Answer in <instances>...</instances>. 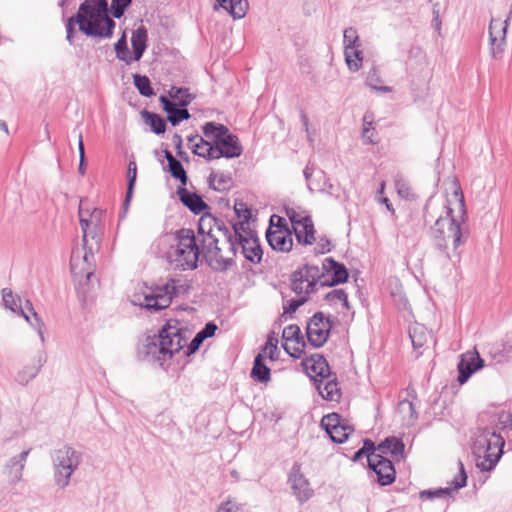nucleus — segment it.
Listing matches in <instances>:
<instances>
[{
  "instance_id": "f257e3e1",
  "label": "nucleus",
  "mask_w": 512,
  "mask_h": 512,
  "mask_svg": "<svg viewBox=\"0 0 512 512\" xmlns=\"http://www.w3.org/2000/svg\"><path fill=\"white\" fill-rule=\"evenodd\" d=\"M445 215L437 216L434 224L430 227L429 235L435 247L447 258L459 259L458 248L465 244L468 239V232L462 228L466 217V207L463 193L457 187L446 204H442Z\"/></svg>"
},
{
  "instance_id": "f03ea898",
  "label": "nucleus",
  "mask_w": 512,
  "mask_h": 512,
  "mask_svg": "<svg viewBox=\"0 0 512 512\" xmlns=\"http://www.w3.org/2000/svg\"><path fill=\"white\" fill-rule=\"evenodd\" d=\"M179 325L178 320L169 319L157 334L146 336L137 350L139 360L167 370L170 366L167 362L179 354L186 344L184 331Z\"/></svg>"
},
{
  "instance_id": "7ed1b4c3",
  "label": "nucleus",
  "mask_w": 512,
  "mask_h": 512,
  "mask_svg": "<svg viewBox=\"0 0 512 512\" xmlns=\"http://www.w3.org/2000/svg\"><path fill=\"white\" fill-rule=\"evenodd\" d=\"M107 0H84L75 17L81 22L80 32L87 37L110 39L116 22L109 16Z\"/></svg>"
},
{
  "instance_id": "20e7f679",
  "label": "nucleus",
  "mask_w": 512,
  "mask_h": 512,
  "mask_svg": "<svg viewBox=\"0 0 512 512\" xmlns=\"http://www.w3.org/2000/svg\"><path fill=\"white\" fill-rule=\"evenodd\" d=\"M505 439L493 427H478L474 433L472 453L482 472L495 469L504 453Z\"/></svg>"
},
{
  "instance_id": "39448f33",
  "label": "nucleus",
  "mask_w": 512,
  "mask_h": 512,
  "mask_svg": "<svg viewBox=\"0 0 512 512\" xmlns=\"http://www.w3.org/2000/svg\"><path fill=\"white\" fill-rule=\"evenodd\" d=\"M202 133L211 139V146L207 149L208 161L226 158H238L243 153V147L237 135L231 133L227 126L213 121L202 126Z\"/></svg>"
},
{
  "instance_id": "423d86ee",
  "label": "nucleus",
  "mask_w": 512,
  "mask_h": 512,
  "mask_svg": "<svg viewBox=\"0 0 512 512\" xmlns=\"http://www.w3.org/2000/svg\"><path fill=\"white\" fill-rule=\"evenodd\" d=\"M177 245L168 253L169 262L176 269L192 270L197 268L201 253L200 245L192 229L181 228L175 234Z\"/></svg>"
},
{
  "instance_id": "0eeeda50",
  "label": "nucleus",
  "mask_w": 512,
  "mask_h": 512,
  "mask_svg": "<svg viewBox=\"0 0 512 512\" xmlns=\"http://www.w3.org/2000/svg\"><path fill=\"white\" fill-rule=\"evenodd\" d=\"M2 301L6 309H9L16 316L23 317L33 329H35L42 342L45 341L44 330L45 324L39 315L35 312L34 307L30 300L24 301L20 295L14 290H1Z\"/></svg>"
},
{
  "instance_id": "6e6552de",
  "label": "nucleus",
  "mask_w": 512,
  "mask_h": 512,
  "mask_svg": "<svg viewBox=\"0 0 512 512\" xmlns=\"http://www.w3.org/2000/svg\"><path fill=\"white\" fill-rule=\"evenodd\" d=\"M54 465V481L57 486L64 489L69 485L71 475L81 462V454L69 445L54 451L52 455Z\"/></svg>"
},
{
  "instance_id": "1a4fd4ad",
  "label": "nucleus",
  "mask_w": 512,
  "mask_h": 512,
  "mask_svg": "<svg viewBox=\"0 0 512 512\" xmlns=\"http://www.w3.org/2000/svg\"><path fill=\"white\" fill-rule=\"evenodd\" d=\"M82 243V251L79 248L73 249L70 259L71 274L80 286L91 283L94 277V252L99 250L93 248L92 241Z\"/></svg>"
},
{
  "instance_id": "9d476101",
  "label": "nucleus",
  "mask_w": 512,
  "mask_h": 512,
  "mask_svg": "<svg viewBox=\"0 0 512 512\" xmlns=\"http://www.w3.org/2000/svg\"><path fill=\"white\" fill-rule=\"evenodd\" d=\"M334 326V318L326 316L322 311L315 312L307 321L305 335L307 342L312 348L323 347L331 336Z\"/></svg>"
},
{
  "instance_id": "9b49d317",
  "label": "nucleus",
  "mask_w": 512,
  "mask_h": 512,
  "mask_svg": "<svg viewBox=\"0 0 512 512\" xmlns=\"http://www.w3.org/2000/svg\"><path fill=\"white\" fill-rule=\"evenodd\" d=\"M161 293H135L131 303L150 312H159L170 306L174 297L181 291L189 290H159Z\"/></svg>"
},
{
  "instance_id": "f8f14e48",
  "label": "nucleus",
  "mask_w": 512,
  "mask_h": 512,
  "mask_svg": "<svg viewBox=\"0 0 512 512\" xmlns=\"http://www.w3.org/2000/svg\"><path fill=\"white\" fill-rule=\"evenodd\" d=\"M301 366L317 390H320L325 378L332 377L330 365L323 354H311L302 359Z\"/></svg>"
},
{
  "instance_id": "ddd939ff",
  "label": "nucleus",
  "mask_w": 512,
  "mask_h": 512,
  "mask_svg": "<svg viewBox=\"0 0 512 512\" xmlns=\"http://www.w3.org/2000/svg\"><path fill=\"white\" fill-rule=\"evenodd\" d=\"M320 426L328 434L330 440L337 444L344 443L349 435L354 432V428L337 412L324 415L321 419Z\"/></svg>"
},
{
  "instance_id": "4468645a",
  "label": "nucleus",
  "mask_w": 512,
  "mask_h": 512,
  "mask_svg": "<svg viewBox=\"0 0 512 512\" xmlns=\"http://www.w3.org/2000/svg\"><path fill=\"white\" fill-rule=\"evenodd\" d=\"M105 212L102 209L94 207V214L89 215V219H82V242H93L94 249H100L103 234V217Z\"/></svg>"
},
{
  "instance_id": "2eb2a0df",
  "label": "nucleus",
  "mask_w": 512,
  "mask_h": 512,
  "mask_svg": "<svg viewBox=\"0 0 512 512\" xmlns=\"http://www.w3.org/2000/svg\"><path fill=\"white\" fill-rule=\"evenodd\" d=\"M282 348L293 359H300L305 354L307 343L297 324H290L282 332Z\"/></svg>"
},
{
  "instance_id": "dca6fc26",
  "label": "nucleus",
  "mask_w": 512,
  "mask_h": 512,
  "mask_svg": "<svg viewBox=\"0 0 512 512\" xmlns=\"http://www.w3.org/2000/svg\"><path fill=\"white\" fill-rule=\"evenodd\" d=\"M321 287H332L345 283L349 278V272L346 266L332 257L326 258L322 264Z\"/></svg>"
},
{
  "instance_id": "f3484780",
  "label": "nucleus",
  "mask_w": 512,
  "mask_h": 512,
  "mask_svg": "<svg viewBox=\"0 0 512 512\" xmlns=\"http://www.w3.org/2000/svg\"><path fill=\"white\" fill-rule=\"evenodd\" d=\"M218 242V238H215V244L209 245L207 241L200 244V248L204 258L214 270L225 271L234 264V256L232 254L229 257L223 256Z\"/></svg>"
},
{
  "instance_id": "a211bd4d",
  "label": "nucleus",
  "mask_w": 512,
  "mask_h": 512,
  "mask_svg": "<svg viewBox=\"0 0 512 512\" xmlns=\"http://www.w3.org/2000/svg\"><path fill=\"white\" fill-rule=\"evenodd\" d=\"M288 483L291 486L293 494L300 503L308 501L312 495L313 490L309 487V481L301 473V466L295 462L288 475Z\"/></svg>"
},
{
  "instance_id": "6ab92c4d",
  "label": "nucleus",
  "mask_w": 512,
  "mask_h": 512,
  "mask_svg": "<svg viewBox=\"0 0 512 512\" xmlns=\"http://www.w3.org/2000/svg\"><path fill=\"white\" fill-rule=\"evenodd\" d=\"M321 276L323 275L318 266L303 265L290 275V288H303V285H306L305 288H315Z\"/></svg>"
},
{
  "instance_id": "aec40b11",
  "label": "nucleus",
  "mask_w": 512,
  "mask_h": 512,
  "mask_svg": "<svg viewBox=\"0 0 512 512\" xmlns=\"http://www.w3.org/2000/svg\"><path fill=\"white\" fill-rule=\"evenodd\" d=\"M484 367V360L478 352L462 354L457 364L459 384H465L470 377Z\"/></svg>"
},
{
  "instance_id": "412c9836",
  "label": "nucleus",
  "mask_w": 512,
  "mask_h": 512,
  "mask_svg": "<svg viewBox=\"0 0 512 512\" xmlns=\"http://www.w3.org/2000/svg\"><path fill=\"white\" fill-rule=\"evenodd\" d=\"M376 458L379 459L371 465H367L368 469L376 474V482L379 486L393 484L396 480V469L393 462L385 456H376Z\"/></svg>"
},
{
  "instance_id": "4be33fe9",
  "label": "nucleus",
  "mask_w": 512,
  "mask_h": 512,
  "mask_svg": "<svg viewBox=\"0 0 512 512\" xmlns=\"http://www.w3.org/2000/svg\"><path fill=\"white\" fill-rule=\"evenodd\" d=\"M511 15L512 12H510L507 19L504 20L503 22L496 19H492L490 21L489 38L490 43L492 45V53L494 57H496V53H502L504 50L506 33Z\"/></svg>"
},
{
  "instance_id": "5701e85b",
  "label": "nucleus",
  "mask_w": 512,
  "mask_h": 512,
  "mask_svg": "<svg viewBox=\"0 0 512 512\" xmlns=\"http://www.w3.org/2000/svg\"><path fill=\"white\" fill-rule=\"evenodd\" d=\"M241 248V253L246 260L251 263H260L263 256V251L256 233L249 230L248 237L237 242V249Z\"/></svg>"
},
{
  "instance_id": "b1692460",
  "label": "nucleus",
  "mask_w": 512,
  "mask_h": 512,
  "mask_svg": "<svg viewBox=\"0 0 512 512\" xmlns=\"http://www.w3.org/2000/svg\"><path fill=\"white\" fill-rule=\"evenodd\" d=\"M31 450V448L23 450L20 454L11 457L5 464L4 472L8 475L11 484H16L22 480L23 470Z\"/></svg>"
},
{
  "instance_id": "393cba45",
  "label": "nucleus",
  "mask_w": 512,
  "mask_h": 512,
  "mask_svg": "<svg viewBox=\"0 0 512 512\" xmlns=\"http://www.w3.org/2000/svg\"><path fill=\"white\" fill-rule=\"evenodd\" d=\"M177 195L181 203L195 215H199L209 209V205L203 200L201 195L196 192H190L185 186L177 188Z\"/></svg>"
},
{
  "instance_id": "a878e982",
  "label": "nucleus",
  "mask_w": 512,
  "mask_h": 512,
  "mask_svg": "<svg viewBox=\"0 0 512 512\" xmlns=\"http://www.w3.org/2000/svg\"><path fill=\"white\" fill-rule=\"evenodd\" d=\"M291 230H272L269 227L266 231V239L273 250L280 252H289L293 246Z\"/></svg>"
},
{
  "instance_id": "bb28decb",
  "label": "nucleus",
  "mask_w": 512,
  "mask_h": 512,
  "mask_svg": "<svg viewBox=\"0 0 512 512\" xmlns=\"http://www.w3.org/2000/svg\"><path fill=\"white\" fill-rule=\"evenodd\" d=\"M46 363V357L43 353H39L32 360V364L25 365L19 370L15 376V381L22 386H26L33 380L40 372L43 365Z\"/></svg>"
},
{
  "instance_id": "cd10ccee",
  "label": "nucleus",
  "mask_w": 512,
  "mask_h": 512,
  "mask_svg": "<svg viewBox=\"0 0 512 512\" xmlns=\"http://www.w3.org/2000/svg\"><path fill=\"white\" fill-rule=\"evenodd\" d=\"M217 218L210 213H203L198 221L197 232L201 236L200 244L209 241V245L215 244V226L217 225Z\"/></svg>"
},
{
  "instance_id": "c85d7f7f",
  "label": "nucleus",
  "mask_w": 512,
  "mask_h": 512,
  "mask_svg": "<svg viewBox=\"0 0 512 512\" xmlns=\"http://www.w3.org/2000/svg\"><path fill=\"white\" fill-rule=\"evenodd\" d=\"M297 297L287 299V296L281 292L282 295V308H283V314L282 317L285 315H292L294 314L299 307L304 305L309 300V295L312 293L317 292L318 290H293Z\"/></svg>"
},
{
  "instance_id": "c756f323",
  "label": "nucleus",
  "mask_w": 512,
  "mask_h": 512,
  "mask_svg": "<svg viewBox=\"0 0 512 512\" xmlns=\"http://www.w3.org/2000/svg\"><path fill=\"white\" fill-rule=\"evenodd\" d=\"M297 241L303 245H312L315 242L314 224L309 215L302 217L299 226L293 228Z\"/></svg>"
},
{
  "instance_id": "7c9ffc66",
  "label": "nucleus",
  "mask_w": 512,
  "mask_h": 512,
  "mask_svg": "<svg viewBox=\"0 0 512 512\" xmlns=\"http://www.w3.org/2000/svg\"><path fill=\"white\" fill-rule=\"evenodd\" d=\"M250 377L257 383L267 384L271 380V369L266 364L263 354H257L253 360Z\"/></svg>"
},
{
  "instance_id": "2f4dec72",
  "label": "nucleus",
  "mask_w": 512,
  "mask_h": 512,
  "mask_svg": "<svg viewBox=\"0 0 512 512\" xmlns=\"http://www.w3.org/2000/svg\"><path fill=\"white\" fill-rule=\"evenodd\" d=\"M148 32L144 25H140L132 32L131 44L133 49L132 61H139L147 49Z\"/></svg>"
},
{
  "instance_id": "473e14b6",
  "label": "nucleus",
  "mask_w": 512,
  "mask_h": 512,
  "mask_svg": "<svg viewBox=\"0 0 512 512\" xmlns=\"http://www.w3.org/2000/svg\"><path fill=\"white\" fill-rule=\"evenodd\" d=\"M378 451L381 455L390 453L394 458L399 460V456L401 458L404 457L405 444L399 437L388 436L378 444Z\"/></svg>"
},
{
  "instance_id": "72a5a7b5",
  "label": "nucleus",
  "mask_w": 512,
  "mask_h": 512,
  "mask_svg": "<svg viewBox=\"0 0 512 512\" xmlns=\"http://www.w3.org/2000/svg\"><path fill=\"white\" fill-rule=\"evenodd\" d=\"M327 382L320 387L318 390L319 394L324 400L327 401H339L341 398V389L339 387L337 375L335 372H332V377L325 378Z\"/></svg>"
},
{
  "instance_id": "f704fd0d",
  "label": "nucleus",
  "mask_w": 512,
  "mask_h": 512,
  "mask_svg": "<svg viewBox=\"0 0 512 512\" xmlns=\"http://www.w3.org/2000/svg\"><path fill=\"white\" fill-rule=\"evenodd\" d=\"M249 230H251L249 222L242 220L232 223L229 251L233 256H235L237 252V242L248 237Z\"/></svg>"
},
{
  "instance_id": "c9c22d12",
  "label": "nucleus",
  "mask_w": 512,
  "mask_h": 512,
  "mask_svg": "<svg viewBox=\"0 0 512 512\" xmlns=\"http://www.w3.org/2000/svg\"><path fill=\"white\" fill-rule=\"evenodd\" d=\"M187 140L193 154L208 160L206 153L209 146H211V139H207L204 135L201 136L196 133L194 135H190Z\"/></svg>"
},
{
  "instance_id": "e433bc0d",
  "label": "nucleus",
  "mask_w": 512,
  "mask_h": 512,
  "mask_svg": "<svg viewBox=\"0 0 512 512\" xmlns=\"http://www.w3.org/2000/svg\"><path fill=\"white\" fill-rule=\"evenodd\" d=\"M232 183V177L230 174L225 173H215L212 171L208 177V185L209 188L223 192L230 189Z\"/></svg>"
},
{
  "instance_id": "4c0bfd02",
  "label": "nucleus",
  "mask_w": 512,
  "mask_h": 512,
  "mask_svg": "<svg viewBox=\"0 0 512 512\" xmlns=\"http://www.w3.org/2000/svg\"><path fill=\"white\" fill-rule=\"evenodd\" d=\"M258 354H263L265 358H268L270 361H276L279 358V349H278V338L275 331H271L267 335V339L265 344L261 347L260 352Z\"/></svg>"
},
{
  "instance_id": "58836bf2",
  "label": "nucleus",
  "mask_w": 512,
  "mask_h": 512,
  "mask_svg": "<svg viewBox=\"0 0 512 512\" xmlns=\"http://www.w3.org/2000/svg\"><path fill=\"white\" fill-rule=\"evenodd\" d=\"M142 117L145 123L151 127L153 133L160 135L165 133L167 124L166 120L157 113L149 112L147 110L142 111Z\"/></svg>"
},
{
  "instance_id": "ea45409f",
  "label": "nucleus",
  "mask_w": 512,
  "mask_h": 512,
  "mask_svg": "<svg viewBox=\"0 0 512 512\" xmlns=\"http://www.w3.org/2000/svg\"><path fill=\"white\" fill-rule=\"evenodd\" d=\"M136 178H137V165L134 161H130L128 164L127 169V189H126V195L124 200V214L127 211V208L130 204V201L133 197L134 188L136 184Z\"/></svg>"
},
{
  "instance_id": "a19ab883",
  "label": "nucleus",
  "mask_w": 512,
  "mask_h": 512,
  "mask_svg": "<svg viewBox=\"0 0 512 512\" xmlns=\"http://www.w3.org/2000/svg\"><path fill=\"white\" fill-rule=\"evenodd\" d=\"M168 95L171 99L177 100L176 104L180 107H187L195 99V96L189 93V89L186 87L172 86Z\"/></svg>"
},
{
  "instance_id": "79ce46f5",
  "label": "nucleus",
  "mask_w": 512,
  "mask_h": 512,
  "mask_svg": "<svg viewBox=\"0 0 512 512\" xmlns=\"http://www.w3.org/2000/svg\"><path fill=\"white\" fill-rule=\"evenodd\" d=\"M360 45L354 46L353 48H349V50H344L345 61L347 63L348 68L356 72L362 65L363 61V53L359 49Z\"/></svg>"
},
{
  "instance_id": "37998d69",
  "label": "nucleus",
  "mask_w": 512,
  "mask_h": 512,
  "mask_svg": "<svg viewBox=\"0 0 512 512\" xmlns=\"http://www.w3.org/2000/svg\"><path fill=\"white\" fill-rule=\"evenodd\" d=\"M133 83L140 95L144 97H152L155 95L151 81L146 75L134 74Z\"/></svg>"
},
{
  "instance_id": "c03bdc74",
  "label": "nucleus",
  "mask_w": 512,
  "mask_h": 512,
  "mask_svg": "<svg viewBox=\"0 0 512 512\" xmlns=\"http://www.w3.org/2000/svg\"><path fill=\"white\" fill-rule=\"evenodd\" d=\"M190 117L191 115L187 107H180L177 104L167 113V121H169L172 126H177L182 121L190 119Z\"/></svg>"
},
{
  "instance_id": "a18cd8bd",
  "label": "nucleus",
  "mask_w": 512,
  "mask_h": 512,
  "mask_svg": "<svg viewBox=\"0 0 512 512\" xmlns=\"http://www.w3.org/2000/svg\"><path fill=\"white\" fill-rule=\"evenodd\" d=\"M168 171L173 178L180 181L181 186H186L188 182V176L180 160L170 161L168 165Z\"/></svg>"
},
{
  "instance_id": "49530a36",
  "label": "nucleus",
  "mask_w": 512,
  "mask_h": 512,
  "mask_svg": "<svg viewBox=\"0 0 512 512\" xmlns=\"http://www.w3.org/2000/svg\"><path fill=\"white\" fill-rule=\"evenodd\" d=\"M409 337L415 350L422 348L427 342V334L424 327L415 326L409 330Z\"/></svg>"
},
{
  "instance_id": "de8ad7c7",
  "label": "nucleus",
  "mask_w": 512,
  "mask_h": 512,
  "mask_svg": "<svg viewBox=\"0 0 512 512\" xmlns=\"http://www.w3.org/2000/svg\"><path fill=\"white\" fill-rule=\"evenodd\" d=\"M248 8V0H232L227 11L234 19H242L245 17Z\"/></svg>"
},
{
  "instance_id": "09e8293b",
  "label": "nucleus",
  "mask_w": 512,
  "mask_h": 512,
  "mask_svg": "<svg viewBox=\"0 0 512 512\" xmlns=\"http://www.w3.org/2000/svg\"><path fill=\"white\" fill-rule=\"evenodd\" d=\"M114 49L119 60L124 61L126 64H130L132 62V57L128 56L129 49L125 32H123L122 36L115 43Z\"/></svg>"
},
{
  "instance_id": "8fccbe9b",
  "label": "nucleus",
  "mask_w": 512,
  "mask_h": 512,
  "mask_svg": "<svg viewBox=\"0 0 512 512\" xmlns=\"http://www.w3.org/2000/svg\"><path fill=\"white\" fill-rule=\"evenodd\" d=\"M382 80L379 76L378 70L376 67H372L367 73L366 84L374 90L382 91V92H391L392 88L389 86H377L378 83H381Z\"/></svg>"
},
{
  "instance_id": "3c124183",
  "label": "nucleus",
  "mask_w": 512,
  "mask_h": 512,
  "mask_svg": "<svg viewBox=\"0 0 512 512\" xmlns=\"http://www.w3.org/2000/svg\"><path fill=\"white\" fill-rule=\"evenodd\" d=\"M390 296L398 310L412 312L409 300L403 290H391Z\"/></svg>"
},
{
  "instance_id": "603ef678",
  "label": "nucleus",
  "mask_w": 512,
  "mask_h": 512,
  "mask_svg": "<svg viewBox=\"0 0 512 512\" xmlns=\"http://www.w3.org/2000/svg\"><path fill=\"white\" fill-rule=\"evenodd\" d=\"M452 492H453V489H450L449 487L426 489V490L420 491L419 497L422 500H433L435 498H443V497L449 496V495H451Z\"/></svg>"
},
{
  "instance_id": "864d4df0",
  "label": "nucleus",
  "mask_w": 512,
  "mask_h": 512,
  "mask_svg": "<svg viewBox=\"0 0 512 512\" xmlns=\"http://www.w3.org/2000/svg\"><path fill=\"white\" fill-rule=\"evenodd\" d=\"M459 473L454 477L451 481L449 488L453 489V491H458L461 488H464L467 485V473L464 467V464L461 460L458 461Z\"/></svg>"
},
{
  "instance_id": "5fc2aeb1",
  "label": "nucleus",
  "mask_w": 512,
  "mask_h": 512,
  "mask_svg": "<svg viewBox=\"0 0 512 512\" xmlns=\"http://www.w3.org/2000/svg\"><path fill=\"white\" fill-rule=\"evenodd\" d=\"M361 448L365 451L368 465H371L379 459L376 458V456H382L381 453H376V451H378V445H376L370 438L363 439V445Z\"/></svg>"
},
{
  "instance_id": "6e6d98bb",
  "label": "nucleus",
  "mask_w": 512,
  "mask_h": 512,
  "mask_svg": "<svg viewBox=\"0 0 512 512\" xmlns=\"http://www.w3.org/2000/svg\"><path fill=\"white\" fill-rule=\"evenodd\" d=\"M133 0H112L109 11L113 18L120 19Z\"/></svg>"
},
{
  "instance_id": "4d7b16f0",
  "label": "nucleus",
  "mask_w": 512,
  "mask_h": 512,
  "mask_svg": "<svg viewBox=\"0 0 512 512\" xmlns=\"http://www.w3.org/2000/svg\"><path fill=\"white\" fill-rule=\"evenodd\" d=\"M80 21L75 17V15L70 16L67 18L65 23V29H66V41L70 45L75 44V35L77 33L76 31V25H78V28L80 29Z\"/></svg>"
},
{
  "instance_id": "13d9d810",
  "label": "nucleus",
  "mask_w": 512,
  "mask_h": 512,
  "mask_svg": "<svg viewBox=\"0 0 512 512\" xmlns=\"http://www.w3.org/2000/svg\"><path fill=\"white\" fill-rule=\"evenodd\" d=\"M359 36L357 30L354 27H349L344 30L343 35V43L344 50H349V48H353L354 46L359 45Z\"/></svg>"
},
{
  "instance_id": "bf43d9fd",
  "label": "nucleus",
  "mask_w": 512,
  "mask_h": 512,
  "mask_svg": "<svg viewBox=\"0 0 512 512\" xmlns=\"http://www.w3.org/2000/svg\"><path fill=\"white\" fill-rule=\"evenodd\" d=\"M234 212L238 219L244 220L245 222H249L252 218V211L248 208L247 204L242 200H236L234 204Z\"/></svg>"
},
{
  "instance_id": "052dcab7",
  "label": "nucleus",
  "mask_w": 512,
  "mask_h": 512,
  "mask_svg": "<svg viewBox=\"0 0 512 512\" xmlns=\"http://www.w3.org/2000/svg\"><path fill=\"white\" fill-rule=\"evenodd\" d=\"M371 130L375 131V128L373 127V120H372V117L366 113L363 117L362 138H363L364 142L367 144H375L377 142L374 138H372L371 136H368V133Z\"/></svg>"
},
{
  "instance_id": "680f3d73",
  "label": "nucleus",
  "mask_w": 512,
  "mask_h": 512,
  "mask_svg": "<svg viewBox=\"0 0 512 512\" xmlns=\"http://www.w3.org/2000/svg\"><path fill=\"white\" fill-rule=\"evenodd\" d=\"M77 298L83 309H90L94 304L95 298L91 294L92 290H76Z\"/></svg>"
},
{
  "instance_id": "e2e57ef3",
  "label": "nucleus",
  "mask_w": 512,
  "mask_h": 512,
  "mask_svg": "<svg viewBox=\"0 0 512 512\" xmlns=\"http://www.w3.org/2000/svg\"><path fill=\"white\" fill-rule=\"evenodd\" d=\"M435 208H436V203L434 201V198L430 197L427 200V202L424 206V209H423V219L426 224L431 223L432 221H434L435 218H437L436 214L434 213Z\"/></svg>"
},
{
  "instance_id": "0e129e2a",
  "label": "nucleus",
  "mask_w": 512,
  "mask_h": 512,
  "mask_svg": "<svg viewBox=\"0 0 512 512\" xmlns=\"http://www.w3.org/2000/svg\"><path fill=\"white\" fill-rule=\"evenodd\" d=\"M205 340L198 334L193 337V339L188 344L186 350H184L183 355L185 357H189L193 354H195L201 347Z\"/></svg>"
},
{
  "instance_id": "69168bd1",
  "label": "nucleus",
  "mask_w": 512,
  "mask_h": 512,
  "mask_svg": "<svg viewBox=\"0 0 512 512\" xmlns=\"http://www.w3.org/2000/svg\"><path fill=\"white\" fill-rule=\"evenodd\" d=\"M218 329L217 324L214 321L207 322L204 327L197 333L204 339L211 338L215 335Z\"/></svg>"
},
{
  "instance_id": "338daca9",
  "label": "nucleus",
  "mask_w": 512,
  "mask_h": 512,
  "mask_svg": "<svg viewBox=\"0 0 512 512\" xmlns=\"http://www.w3.org/2000/svg\"><path fill=\"white\" fill-rule=\"evenodd\" d=\"M285 214L288 217V219L290 220L293 228L295 226H299V223L302 222V217L303 216L300 215L294 208L286 207L285 208Z\"/></svg>"
},
{
  "instance_id": "774afa93",
  "label": "nucleus",
  "mask_w": 512,
  "mask_h": 512,
  "mask_svg": "<svg viewBox=\"0 0 512 512\" xmlns=\"http://www.w3.org/2000/svg\"><path fill=\"white\" fill-rule=\"evenodd\" d=\"M240 512L241 511V506L236 504V503H233L231 500H227L225 502H222L218 508H217V512Z\"/></svg>"
}]
</instances>
